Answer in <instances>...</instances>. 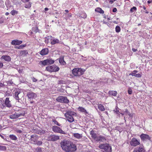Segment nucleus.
Listing matches in <instances>:
<instances>
[{
	"instance_id": "1",
	"label": "nucleus",
	"mask_w": 152,
	"mask_h": 152,
	"mask_svg": "<svg viewBox=\"0 0 152 152\" xmlns=\"http://www.w3.org/2000/svg\"><path fill=\"white\" fill-rule=\"evenodd\" d=\"M60 144L62 149L66 152H74L77 150L76 145L70 141L64 140Z\"/></svg>"
},
{
	"instance_id": "2",
	"label": "nucleus",
	"mask_w": 152,
	"mask_h": 152,
	"mask_svg": "<svg viewBox=\"0 0 152 152\" xmlns=\"http://www.w3.org/2000/svg\"><path fill=\"white\" fill-rule=\"evenodd\" d=\"M76 113H75L70 110L67 111L64 114V116L67 120L70 123L74 121L73 116H76Z\"/></svg>"
},
{
	"instance_id": "3",
	"label": "nucleus",
	"mask_w": 152,
	"mask_h": 152,
	"mask_svg": "<svg viewBox=\"0 0 152 152\" xmlns=\"http://www.w3.org/2000/svg\"><path fill=\"white\" fill-rule=\"evenodd\" d=\"M72 73L74 76H79L82 75L85 71L84 69L81 68H75L72 70Z\"/></svg>"
},
{
	"instance_id": "4",
	"label": "nucleus",
	"mask_w": 152,
	"mask_h": 152,
	"mask_svg": "<svg viewBox=\"0 0 152 152\" xmlns=\"http://www.w3.org/2000/svg\"><path fill=\"white\" fill-rule=\"evenodd\" d=\"M99 147L101 149H103L106 152H111L112 148L109 144L108 143L100 144Z\"/></svg>"
},
{
	"instance_id": "5",
	"label": "nucleus",
	"mask_w": 152,
	"mask_h": 152,
	"mask_svg": "<svg viewBox=\"0 0 152 152\" xmlns=\"http://www.w3.org/2000/svg\"><path fill=\"white\" fill-rule=\"evenodd\" d=\"M23 94L21 91L18 89L15 91L14 97L16 100L19 102H20L19 100H20V98L23 96Z\"/></svg>"
},
{
	"instance_id": "6",
	"label": "nucleus",
	"mask_w": 152,
	"mask_h": 152,
	"mask_svg": "<svg viewBox=\"0 0 152 152\" xmlns=\"http://www.w3.org/2000/svg\"><path fill=\"white\" fill-rule=\"evenodd\" d=\"M46 70L50 72H56L59 71V68L56 65L48 66L46 67Z\"/></svg>"
},
{
	"instance_id": "7",
	"label": "nucleus",
	"mask_w": 152,
	"mask_h": 152,
	"mask_svg": "<svg viewBox=\"0 0 152 152\" xmlns=\"http://www.w3.org/2000/svg\"><path fill=\"white\" fill-rule=\"evenodd\" d=\"M6 107L8 108H10L12 107V105L9 100V98L7 97L6 98L4 103L2 104L1 107L2 109H4Z\"/></svg>"
},
{
	"instance_id": "8",
	"label": "nucleus",
	"mask_w": 152,
	"mask_h": 152,
	"mask_svg": "<svg viewBox=\"0 0 152 152\" xmlns=\"http://www.w3.org/2000/svg\"><path fill=\"white\" fill-rule=\"evenodd\" d=\"M56 100L57 102L65 103H67L69 102L67 97L63 96H59L56 99Z\"/></svg>"
},
{
	"instance_id": "9",
	"label": "nucleus",
	"mask_w": 152,
	"mask_h": 152,
	"mask_svg": "<svg viewBox=\"0 0 152 152\" xmlns=\"http://www.w3.org/2000/svg\"><path fill=\"white\" fill-rule=\"evenodd\" d=\"M52 129L55 133H60L63 134H66L65 132L62 130L59 127L57 126H53L52 127Z\"/></svg>"
},
{
	"instance_id": "10",
	"label": "nucleus",
	"mask_w": 152,
	"mask_h": 152,
	"mask_svg": "<svg viewBox=\"0 0 152 152\" xmlns=\"http://www.w3.org/2000/svg\"><path fill=\"white\" fill-rule=\"evenodd\" d=\"M54 60L51 59H48L42 61H40V63L43 66L53 64L54 63Z\"/></svg>"
},
{
	"instance_id": "11",
	"label": "nucleus",
	"mask_w": 152,
	"mask_h": 152,
	"mask_svg": "<svg viewBox=\"0 0 152 152\" xmlns=\"http://www.w3.org/2000/svg\"><path fill=\"white\" fill-rule=\"evenodd\" d=\"M130 145L132 146L135 147L140 144V141L135 138H133L130 142Z\"/></svg>"
},
{
	"instance_id": "12",
	"label": "nucleus",
	"mask_w": 152,
	"mask_h": 152,
	"mask_svg": "<svg viewBox=\"0 0 152 152\" xmlns=\"http://www.w3.org/2000/svg\"><path fill=\"white\" fill-rule=\"evenodd\" d=\"M140 137L141 139L144 141H145L147 140H150L151 139V137L149 136L147 134H142L140 136Z\"/></svg>"
},
{
	"instance_id": "13",
	"label": "nucleus",
	"mask_w": 152,
	"mask_h": 152,
	"mask_svg": "<svg viewBox=\"0 0 152 152\" xmlns=\"http://www.w3.org/2000/svg\"><path fill=\"white\" fill-rule=\"evenodd\" d=\"M138 72V71L136 70H134L132 73L129 74V75H132L133 76H134L137 77H141L142 76L141 74L140 73L137 74Z\"/></svg>"
},
{
	"instance_id": "14",
	"label": "nucleus",
	"mask_w": 152,
	"mask_h": 152,
	"mask_svg": "<svg viewBox=\"0 0 152 152\" xmlns=\"http://www.w3.org/2000/svg\"><path fill=\"white\" fill-rule=\"evenodd\" d=\"M47 132L46 131L40 129H34V132L39 134H45Z\"/></svg>"
},
{
	"instance_id": "15",
	"label": "nucleus",
	"mask_w": 152,
	"mask_h": 152,
	"mask_svg": "<svg viewBox=\"0 0 152 152\" xmlns=\"http://www.w3.org/2000/svg\"><path fill=\"white\" fill-rule=\"evenodd\" d=\"M59 139V136L55 135L51 136L49 138V140L50 141H55Z\"/></svg>"
},
{
	"instance_id": "16",
	"label": "nucleus",
	"mask_w": 152,
	"mask_h": 152,
	"mask_svg": "<svg viewBox=\"0 0 152 152\" xmlns=\"http://www.w3.org/2000/svg\"><path fill=\"white\" fill-rule=\"evenodd\" d=\"M38 136L36 134H33L31 136V138L30 140L32 142V143L34 144L36 142L37 140Z\"/></svg>"
},
{
	"instance_id": "17",
	"label": "nucleus",
	"mask_w": 152,
	"mask_h": 152,
	"mask_svg": "<svg viewBox=\"0 0 152 152\" xmlns=\"http://www.w3.org/2000/svg\"><path fill=\"white\" fill-rule=\"evenodd\" d=\"M49 50L48 48H44L40 52V54L42 56H44L48 54Z\"/></svg>"
},
{
	"instance_id": "18",
	"label": "nucleus",
	"mask_w": 152,
	"mask_h": 152,
	"mask_svg": "<svg viewBox=\"0 0 152 152\" xmlns=\"http://www.w3.org/2000/svg\"><path fill=\"white\" fill-rule=\"evenodd\" d=\"M20 114H18L15 113L13 114H12L9 115L10 118L11 119H14L18 118L20 116Z\"/></svg>"
},
{
	"instance_id": "19",
	"label": "nucleus",
	"mask_w": 152,
	"mask_h": 152,
	"mask_svg": "<svg viewBox=\"0 0 152 152\" xmlns=\"http://www.w3.org/2000/svg\"><path fill=\"white\" fill-rule=\"evenodd\" d=\"M95 140L97 142H103L106 141V140L104 137L100 135L99 136H97Z\"/></svg>"
},
{
	"instance_id": "20",
	"label": "nucleus",
	"mask_w": 152,
	"mask_h": 152,
	"mask_svg": "<svg viewBox=\"0 0 152 152\" xmlns=\"http://www.w3.org/2000/svg\"><path fill=\"white\" fill-rule=\"evenodd\" d=\"M27 96L29 99H32L35 97L37 96V95L34 92L30 91L27 93Z\"/></svg>"
},
{
	"instance_id": "21",
	"label": "nucleus",
	"mask_w": 152,
	"mask_h": 152,
	"mask_svg": "<svg viewBox=\"0 0 152 152\" xmlns=\"http://www.w3.org/2000/svg\"><path fill=\"white\" fill-rule=\"evenodd\" d=\"M32 31L29 32L30 35H31L32 34H35L38 32L39 29L37 26L33 27L32 28Z\"/></svg>"
},
{
	"instance_id": "22",
	"label": "nucleus",
	"mask_w": 152,
	"mask_h": 152,
	"mask_svg": "<svg viewBox=\"0 0 152 152\" xmlns=\"http://www.w3.org/2000/svg\"><path fill=\"white\" fill-rule=\"evenodd\" d=\"M134 152H145V150L141 146L135 148Z\"/></svg>"
},
{
	"instance_id": "23",
	"label": "nucleus",
	"mask_w": 152,
	"mask_h": 152,
	"mask_svg": "<svg viewBox=\"0 0 152 152\" xmlns=\"http://www.w3.org/2000/svg\"><path fill=\"white\" fill-rule=\"evenodd\" d=\"M22 43V41H20L18 40H14L11 42V44L13 45H19Z\"/></svg>"
},
{
	"instance_id": "24",
	"label": "nucleus",
	"mask_w": 152,
	"mask_h": 152,
	"mask_svg": "<svg viewBox=\"0 0 152 152\" xmlns=\"http://www.w3.org/2000/svg\"><path fill=\"white\" fill-rule=\"evenodd\" d=\"M1 59H3L7 61H10L11 60V58L10 56L8 55L2 56L1 57Z\"/></svg>"
},
{
	"instance_id": "25",
	"label": "nucleus",
	"mask_w": 152,
	"mask_h": 152,
	"mask_svg": "<svg viewBox=\"0 0 152 152\" xmlns=\"http://www.w3.org/2000/svg\"><path fill=\"white\" fill-rule=\"evenodd\" d=\"M59 63L61 65H65L66 64V62L64 61V56H61L59 58Z\"/></svg>"
},
{
	"instance_id": "26",
	"label": "nucleus",
	"mask_w": 152,
	"mask_h": 152,
	"mask_svg": "<svg viewBox=\"0 0 152 152\" xmlns=\"http://www.w3.org/2000/svg\"><path fill=\"white\" fill-rule=\"evenodd\" d=\"M51 44L52 45L58 44L60 42L59 40L56 38H53L51 39Z\"/></svg>"
},
{
	"instance_id": "27",
	"label": "nucleus",
	"mask_w": 152,
	"mask_h": 152,
	"mask_svg": "<svg viewBox=\"0 0 152 152\" xmlns=\"http://www.w3.org/2000/svg\"><path fill=\"white\" fill-rule=\"evenodd\" d=\"M108 93L110 96H116L117 94V92L114 91H110L108 92Z\"/></svg>"
},
{
	"instance_id": "28",
	"label": "nucleus",
	"mask_w": 152,
	"mask_h": 152,
	"mask_svg": "<svg viewBox=\"0 0 152 152\" xmlns=\"http://www.w3.org/2000/svg\"><path fill=\"white\" fill-rule=\"evenodd\" d=\"M90 134L91 135L92 137L95 140L97 136L96 134L95 133L94 131L92 130L90 132Z\"/></svg>"
},
{
	"instance_id": "29",
	"label": "nucleus",
	"mask_w": 152,
	"mask_h": 152,
	"mask_svg": "<svg viewBox=\"0 0 152 152\" xmlns=\"http://www.w3.org/2000/svg\"><path fill=\"white\" fill-rule=\"evenodd\" d=\"M78 109L79 111L85 114H87L88 113L86 110L83 107H79Z\"/></svg>"
},
{
	"instance_id": "30",
	"label": "nucleus",
	"mask_w": 152,
	"mask_h": 152,
	"mask_svg": "<svg viewBox=\"0 0 152 152\" xmlns=\"http://www.w3.org/2000/svg\"><path fill=\"white\" fill-rule=\"evenodd\" d=\"M73 136L78 139H80L82 137V134L78 133H74Z\"/></svg>"
},
{
	"instance_id": "31",
	"label": "nucleus",
	"mask_w": 152,
	"mask_h": 152,
	"mask_svg": "<svg viewBox=\"0 0 152 152\" xmlns=\"http://www.w3.org/2000/svg\"><path fill=\"white\" fill-rule=\"evenodd\" d=\"M95 11L96 12L99 13L101 14H103L104 13V11L102 10L101 8L99 7L96 8L95 9Z\"/></svg>"
},
{
	"instance_id": "32",
	"label": "nucleus",
	"mask_w": 152,
	"mask_h": 152,
	"mask_svg": "<svg viewBox=\"0 0 152 152\" xmlns=\"http://www.w3.org/2000/svg\"><path fill=\"white\" fill-rule=\"evenodd\" d=\"M98 107L99 109L102 111H103L105 110L104 106L102 104H99L98 105Z\"/></svg>"
},
{
	"instance_id": "33",
	"label": "nucleus",
	"mask_w": 152,
	"mask_h": 152,
	"mask_svg": "<svg viewBox=\"0 0 152 152\" xmlns=\"http://www.w3.org/2000/svg\"><path fill=\"white\" fill-rule=\"evenodd\" d=\"M28 53V52L27 50H22L20 52V55L21 56H26Z\"/></svg>"
},
{
	"instance_id": "34",
	"label": "nucleus",
	"mask_w": 152,
	"mask_h": 152,
	"mask_svg": "<svg viewBox=\"0 0 152 152\" xmlns=\"http://www.w3.org/2000/svg\"><path fill=\"white\" fill-rule=\"evenodd\" d=\"M31 3L29 2L27 4H25L24 7L26 8L29 9L31 7Z\"/></svg>"
},
{
	"instance_id": "35",
	"label": "nucleus",
	"mask_w": 152,
	"mask_h": 152,
	"mask_svg": "<svg viewBox=\"0 0 152 152\" xmlns=\"http://www.w3.org/2000/svg\"><path fill=\"white\" fill-rule=\"evenodd\" d=\"M80 17L83 18H85L87 17V15L85 12H82L80 15Z\"/></svg>"
},
{
	"instance_id": "36",
	"label": "nucleus",
	"mask_w": 152,
	"mask_h": 152,
	"mask_svg": "<svg viewBox=\"0 0 152 152\" xmlns=\"http://www.w3.org/2000/svg\"><path fill=\"white\" fill-rule=\"evenodd\" d=\"M9 137L11 140H16L17 139L16 137L13 134L10 135L9 136Z\"/></svg>"
},
{
	"instance_id": "37",
	"label": "nucleus",
	"mask_w": 152,
	"mask_h": 152,
	"mask_svg": "<svg viewBox=\"0 0 152 152\" xmlns=\"http://www.w3.org/2000/svg\"><path fill=\"white\" fill-rule=\"evenodd\" d=\"M18 11L15 10H12L11 12H10V13L12 15H15L16 14H17L18 13Z\"/></svg>"
},
{
	"instance_id": "38",
	"label": "nucleus",
	"mask_w": 152,
	"mask_h": 152,
	"mask_svg": "<svg viewBox=\"0 0 152 152\" xmlns=\"http://www.w3.org/2000/svg\"><path fill=\"white\" fill-rule=\"evenodd\" d=\"M115 31L117 33H119L121 31V28L119 26H117L115 28Z\"/></svg>"
},
{
	"instance_id": "39",
	"label": "nucleus",
	"mask_w": 152,
	"mask_h": 152,
	"mask_svg": "<svg viewBox=\"0 0 152 152\" xmlns=\"http://www.w3.org/2000/svg\"><path fill=\"white\" fill-rule=\"evenodd\" d=\"M42 142L41 141H37H37L34 144H36L37 145H41L42 144Z\"/></svg>"
},
{
	"instance_id": "40",
	"label": "nucleus",
	"mask_w": 152,
	"mask_h": 152,
	"mask_svg": "<svg viewBox=\"0 0 152 152\" xmlns=\"http://www.w3.org/2000/svg\"><path fill=\"white\" fill-rule=\"evenodd\" d=\"M6 147L5 146H3L0 145V150L5 151L6 150Z\"/></svg>"
},
{
	"instance_id": "41",
	"label": "nucleus",
	"mask_w": 152,
	"mask_h": 152,
	"mask_svg": "<svg viewBox=\"0 0 152 152\" xmlns=\"http://www.w3.org/2000/svg\"><path fill=\"white\" fill-rule=\"evenodd\" d=\"M52 121L53 122H54L55 124H56L58 126H61V124H59L56 120L53 119L52 120Z\"/></svg>"
},
{
	"instance_id": "42",
	"label": "nucleus",
	"mask_w": 152,
	"mask_h": 152,
	"mask_svg": "<svg viewBox=\"0 0 152 152\" xmlns=\"http://www.w3.org/2000/svg\"><path fill=\"white\" fill-rule=\"evenodd\" d=\"M4 2L3 0H0V7L2 8H4Z\"/></svg>"
},
{
	"instance_id": "43",
	"label": "nucleus",
	"mask_w": 152,
	"mask_h": 152,
	"mask_svg": "<svg viewBox=\"0 0 152 152\" xmlns=\"http://www.w3.org/2000/svg\"><path fill=\"white\" fill-rule=\"evenodd\" d=\"M100 80H101L100 81V83H105L107 82V81H108V80H107V79L106 78H105L103 80H102L101 79H100Z\"/></svg>"
},
{
	"instance_id": "44",
	"label": "nucleus",
	"mask_w": 152,
	"mask_h": 152,
	"mask_svg": "<svg viewBox=\"0 0 152 152\" xmlns=\"http://www.w3.org/2000/svg\"><path fill=\"white\" fill-rule=\"evenodd\" d=\"M137 10V8L136 7H133L132 8H131L130 10V11L131 12H133L134 11H136Z\"/></svg>"
},
{
	"instance_id": "45",
	"label": "nucleus",
	"mask_w": 152,
	"mask_h": 152,
	"mask_svg": "<svg viewBox=\"0 0 152 152\" xmlns=\"http://www.w3.org/2000/svg\"><path fill=\"white\" fill-rule=\"evenodd\" d=\"M42 148L40 147H38L36 149V151L37 152H42Z\"/></svg>"
},
{
	"instance_id": "46",
	"label": "nucleus",
	"mask_w": 152,
	"mask_h": 152,
	"mask_svg": "<svg viewBox=\"0 0 152 152\" xmlns=\"http://www.w3.org/2000/svg\"><path fill=\"white\" fill-rule=\"evenodd\" d=\"M117 108H118V107H116L115 109L114 110V112L116 113L117 114H118L119 112V110H117Z\"/></svg>"
},
{
	"instance_id": "47",
	"label": "nucleus",
	"mask_w": 152,
	"mask_h": 152,
	"mask_svg": "<svg viewBox=\"0 0 152 152\" xmlns=\"http://www.w3.org/2000/svg\"><path fill=\"white\" fill-rule=\"evenodd\" d=\"M13 82L11 80H9L7 82V85L9 86H10L11 85H12L13 84Z\"/></svg>"
},
{
	"instance_id": "48",
	"label": "nucleus",
	"mask_w": 152,
	"mask_h": 152,
	"mask_svg": "<svg viewBox=\"0 0 152 152\" xmlns=\"http://www.w3.org/2000/svg\"><path fill=\"white\" fill-rule=\"evenodd\" d=\"M48 37H49L48 36V37L45 38V42L46 44H48L49 43V39L48 38Z\"/></svg>"
},
{
	"instance_id": "49",
	"label": "nucleus",
	"mask_w": 152,
	"mask_h": 152,
	"mask_svg": "<svg viewBox=\"0 0 152 152\" xmlns=\"http://www.w3.org/2000/svg\"><path fill=\"white\" fill-rule=\"evenodd\" d=\"M5 5L7 8L10 7L9 5V2L8 1H6Z\"/></svg>"
},
{
	"instance_id": "50",
	"label": "nucleus",
	"mask_w": 152,
	"mask_h": 152,
	"mask_svg": "<svg viewBox=\"0 0 152 152\" xmlns=\"http://www.w3.org/2000/svg\"><path fill=\"white\" fill-rule=\"evenodd\" d=\"M115 129L119 131L120 132V130L121 129V127L120 126H116L115 127Z\"/></svg>"
},
{
	"instance_id": "51",
	"label": "nucleus",
	"mask_w": 152,
	"mask_h": 152,
	"mask_svg": "<svg viewBox=\"0 0 152 152\" xmlns=\"http://www.w3.org/2000/svg\"><path fill=\"white\" fill-rule=\"evenodd\" d=\"M132 91L131 89L129 88L128 90V93L129 94H132Z\"/></svg>"
},
{
	"instance_id": "52",
	"label": "nucleus",
	"mask_w": 152,
	"mask_h": 152,
	"mask_svg": "<svg viewBox=\"0 0 152 152\" xmlns=\"http://www.w3.org/2000/svg\"><path fill=\"white\" fill-rule=\"evenodd\" d=\"M129 112L128 111V110L127 109L125 110V111L124 112V113L125 114H128Z\"/></svg>"
},
{
	"instance_id": "53",
	"label": "nucleus",
	"mask_w": 152,
	"mask_h": 152,
	"mask_svg": "<svg viewBox=\"0 0 152 152\" xmlns=\"http://www.w3.org/2000/svg\"><path fill=\"white\" fill-rule=\"evenodd\" d=\"M4 20L2 18L0 19V24H1L4 23Z\"/></svg>"
},
{
	"instance_id": "54",
	"label": "nucleus",
	"mask_w": 152,
	"mask_h": 152,
	"mask_svg": "<svg viewBox=\"0 0 152 152\" xmlns=\"http://www.w3.org/2000/svg\"><path fill=\"white\" fill-rule=\"evenodd\" d=\"M21 1L23 3H26V2H28L29 1V0H21Z\"/></svg>"
},
{
	"instance_id": "55",
	"label": "nucleus",
	"mask_w": 152,
	"mask_h": 152,
	"mask_svg": "<svg viewBox=\"0 0 152 152\" xmlns=\"http://www.w3.org/2000/svg\"><path fill=\"white\" fill-rule=\"evenodd\" d=\"M117 11V9L115 7L113 8V12H115Z\"/></svg>"
},
{
	"instance_id": "56",
	"label": "nucleus",
	"mask_w": 152,
	"mask_h": 152,
	"mask_svg": "<svg viewBox=\"0 0 152 152\" xmlns=\"http://www.w3.org/2000/svg\"><path fill=\"white\" fill-rule=\"evenodd\" d=\"M32 79L33 81L34 82H36L37 80L36 78H34V77H33Z\"/></svg>"
},
{
	"instance_id": "57",
	"label": "nucleus",
	"mask_w": 152,
	"mask_h": 152,
	"mask_svg": "<svg viewBox=\"0 0 152 152\" xmlns=\"http://www.w3.org/2000/svg\"><path fill=\"white\" fill-rule=\"evenodd\" d=\"M3 66V64L2 62H0V68H1Z\"/></svg>"
},
{
	"instance_id": "58",
	"label": "nucleus",
	"mask_w": 152,
	"mask_h": 152,
	"mask_svg": "<svg viewBox=\"0 0 152 152\" xmlns=\"http://www.w3.org/2000/svg\"><path fill=\"white\" fill-rule=\"evenodd\" d=\"M130 117H133V114L130 113L128 114Z\"/></svg>"
},
{
	"instance_id": "59",
	"label": "nucleus",
	"mask_w": 152,
	"mask_h": 152,
	"mask_svg": "<svg viewBox=\"0 0 152 152\" xmlns=\"http://www.w3.org/2000/svg\"><path fill=\"white\" fill-rule=\"evenodd\" d=\"M16 48L18 49H22V47L20 45L19 46H17Z\"/></svg>"
},
{
	"instance_id": "60",
	"label": "nucleus",
	"mask_w": 152,
	"mask_h": 152,
	"mask_svg": "<svg viewBox=\"0 0 152 152\" xmlns=\"http://www.w3.org/2000/svg\"><path fill=\"white\" fill-rule=\"evenodd\" d=\"M17 132L19 133H22V131L21 130H17Z\"/></svg>"
},
{
	"instance_id": "61",
	"label": "nucleus",
	"mask_w": 152,
	"mask_h": 152,
	"mask_svg": "<svg viewBox=\"0 0 152 152\" xmlns=\"http://www.w3.org/2000/svg\"><path fill=\"white\" fill-rule=\"evenodd\" d=\"M132 50L134 52H135L136 51H137V50L136 49H135V48H132Z\"/></svg>"
},
{
	"instance_id": "62",
	"label": "nucleus",
	"mask_w": 152,
	"mask_h": 152,
	"mask_svg": "<svg viewBox=\"0 0 152 152\" xmlns=\"http://www.w3.org/2000/svg\"><path fill=\"white\" fill-rule=\"evenodd\" d=\"M0 136L3 139H5V137L4 136L1 135V134H0Z\"/></svg>"
},
{
	"instance_id": "63",
	"label": "nucleus",
	"mask_w": 152,
	"mask_h": 152,
	"mask_svg": "<svg viewBox=\"0 0 152 152\" xmlns=\"http://www.w3.org/2000/svg\"><path fill=\"white\" fill-rule=\"evenodd\" d=\"M21 46H22V48L26 46V45L25 44V45H21Z\"/></svg>"
},
{
	"instance_id": "64",
	"label": "nucleus",
	"mask_w": 152,
	"mask_h": 152,
	"mask_svg": "<svg viewBox=\"0 0 152 152\" xmlns=\"http://www.w3.org/2000/svg\"><path fill=\"white\" fill-rule=\"evenodd\" d=\"M147 2L148 4H150L151 2V1H150V0H148V1Z\"/></svg>"
}]
</instances>
